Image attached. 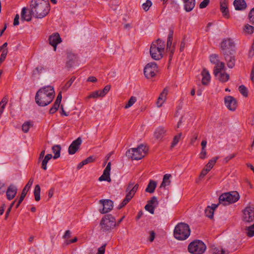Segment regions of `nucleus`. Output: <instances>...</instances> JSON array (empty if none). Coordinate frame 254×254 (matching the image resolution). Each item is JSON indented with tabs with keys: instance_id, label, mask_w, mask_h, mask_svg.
Instances as JSON below:
<instances>
[{
	"instance_id": "ddd939ff",
	"label": "nucleus",
	"mask_w": 254,
	"mask_h": 254,
	"mask_svg": "<svg viewBox=\"0 0 254 254\" xmlns=\"http://www.w3.org/2000/svg\"><path fill=\"white\" fill-rule=\"evenodd\" d=\"M233 40L231 38H226L221 43L220 47L223 54L230 53V49L234 47Z\"/></svg>"
},
{
	"instance_id": "2eb2a0df",
	"label": "nucleus",
	"mask_w": 254,
	"mask_h": 254,
	"mask_svg": "<svg viewBox=\"0 0 254 254\" xmlns=\"http://www.w3.org/2000/svg\"><path fill=\"white\" fill-rule=\"evenodd\" d=\"M33 181H34L33 178H31L29 180V181H28V183L26 184V185L25 186V187L23 189L22 191L20 197L16 204L15 207L16 208L18 207L20 204L23 200L24 197H25V196L26 195L27 192L29 190L31 186L32 185Z\"/></svg>"
},
{
	"instance_id": "aec40b11",
	"label": "nucleus",
	"mask_w": 254,
	"mask_h": 254,
	"mask_svg": "<svg viewBox=\"0 0 254 254\" xmlns=\"http://www.w3.org/2000/svg\"><path fill=\"white\" fill-rule=\"evenodd\" d=\"M217 159L218 157L213 158L209 161L205 168L201 171L199 176L200 178H203L204 176H205L207 173L212 168Z\"/></svg>"
},
{
	"instance_id": "39448f33",
	"label": "nucleus",
	"mask_w": 254,
	"mask_h": 254,
	"mask_svg": "<svg viewBox=\"0 0 254 254\" xmlns=\"http://www.w3.org/2000/svg\"><path fill=\"white\" fill-rule=\"evenodd\" d=\"M117 225L115 218L111 214L105 215L101 220V230L104 232H110Z\"/></svg>"
},
{
	"instance_id": "6ab92c4d",
	"label": "nucleus",
	"mask_w": 254,
	"mask_h": 254,
	"mask_svg": "<svg viewBox=\"0 0 254 254\" xmlns=\"http://www.w3.org/2000/svg\"><path fill=\"white\" fill-rule=\"evenodd\" d=\"M111 163L109 162L103 171V174L99 177L98 180L100 182L107 181L111 182V179L110 178V171H111Z\"/></svg>"
},
{
	"instance_id": "b1692460",
	"label": "nucleus",
	"mask_w": 254,
	"mask_h": 254,
	"mask_svg": "<svg viewBox=\"0 0 254 254\" xmlns=\"http://www.w3.org/2000/svg\"><path fill=\"white\" fill-rule=\"evenodd\" d=\"M184 3V9L187 12L191 11L195 6V0H183Z\"/></svg>"
},
{
	"instance_id": "473e14b6",
	"label": "nucleus",
	"mask_w": 254,
	"mask_h": 254,
	"mask_svg": "<svg viewBox=\"0 0 254 254\" xmlns=\"http://www.w3.org/2000/svg\"><path fill=\"white\" fill-rule=\"evenodd\" d=\"M61 147L60 145H55L52 147V151L54 153L53 158L57 159L60 157Z\"/></svg>"
},
{
	"instance_id": "13d9d810",
	"label": "nucleus",
	"mask_w": 254,
	"mask_h": 254,
	"mask_svg": "<svg viewBox=\"0 0 254 254\" xmlns=\"http://www.w3.org/2000/svg\"><path fill=\"white\" fill-rule=\"evenodd\" d=\"M60 105H58L54 103V105L53 107L50 109L49 113L50 114H53L55 113L59 108Z\"/></svg>"
},
{
	"instance_id": "5701e85b",
	"label": "nucleus",
	"mask_w": 254,
	"mask_h": 254,
	"mask_svg": "<svg viewBox=\"0 0 254 254\" xmlns=\"http://www.w3.org/2000/svg\"><path fill=\"white\" fill-rule=\"evenodd\" d=\"M220 10L223 15L226 18L229 17V12L228 9V0H220Z\"/></svg>"
},
{
	"instance_id": "864d4df0",
	"label": "nucleus",
	"mask_w": 254,
	"mask_h": 254,
	"mask_svg": "<svg viewBox=\"0 0 254 254\" xmlns=\"http://www.w3.org/2000/svg\"><path fill=\"white\" fill-rule=\"evenodd\" d=\"M144 208L146 211L153 214L154 213V209L155 208H154V206H152V205L147 203L145 206Z\"/></svg>"
},
{
	"instance_id": "6e6552de",
	"label": "nucleus",
	"mask_w": 254,
	"mask_h": 254,
	"mask_svg": "<svg viewBox=\"0 0 254 254\" xmlns=\"http://www.w3.org/2000/svg\"><path fill=\"white\" fill-rule=\"evenodd\" d=\"M138 186L137 184L134 185V183L132 182H130L128 184L126 190L127 192L126 197L118 206V209H120L125 206L130 200L137 190Z\"/></svg>"
},
{
	"instance_id": "603ef678",
	"label": "nucleus",
	"mask_w": 254,
	"mask_h": 254,
	"mask_svg": "<svg viewBox=\"0 0 254 254\" xmlns=\"http://www.w3.org/2000/svg\"><path fill=\"white\" fill-rule=\"evenodd\" d=\"M7 53L8 50L7 49H4L2 51V53L0 57V63H2L5 60Z\"/></svg>"
},
{
	"instance_id": "69168bd1",
	"label": "nucleus",
	"mask_w": 254,
	"mask_h": 254,
	"mask_svg": "<svg viewBox=\"0 0 254 254\" xmlns=\"http://www.w3.org/2000/svg\"><path fill=\"white\" fill-rule=\"evenodd\" d=\"M105 251V245L102 246L98 250V252L96 254H104Z\"/></svg>"
},
{
	"instance_id": "dca6fc26",
	"label": "nucleus",
	"mask_w": 254,
	"mask_h": 254,
	"mask_svg": "<svg viewBox=\"0 0 254 254\" xmlns=\"http://www.w3.org/2000/svg\"><path fill=\"white\" fill-rule=\"evenodd\" d=\"M225 105L231 111H235L237 107V101L232 96H228L224 99Z\"/></svg>"
},
{
	"instance_id": "f03ea898",
	"label": "nucleus",
	"mask_w": 254,
	"mask_h": 254,
	"mask_svg": "<svg viewBox=\"0 0 254 254\" xmlns=\"http://www.w3.org/2000/svg\"><path fill=\"white\" fill-rule=\"evenodd\" d=\"M30 7L31 14L37 18L44 17L50 11L49 3L46 0H32Z\"/></svg>"
},
{
	"instance_id": "9d476101",
	"label": "nucleus",
	"mask_w": 254,
	"mask_h": 254,
	"mask_svg": "<svg viewBox=\"0 0 254 254\" xmlns=\"http://www.w3.org/2000/svg\"><path fill=\"white\" fill-rule=\"evenodd\" d=\"M158 72V67L155 62L147 64L144 68V74L147 79L154 77Z\"/></svg>"
},
{
	"instance_id": "338daca9",
	"label": "nucleus",
	"mask_w": 254,
	"mask_h": 254,
	"mask_svg": "<svg viewBox=\"0 0 254 254\" xmlns=\"http://www.w3.org/2000/svg\"><path fill=\"white\" fill-rule=\"evenodd\" d=\"M206 151L205 149H201V152L200 153V158L201 159H204L206 157Z\"/></svg>"
},
{
	"instance_id": "393cba45",
	"label": "nucleus",
	"mask_w": 254,
	"mask_h": 254,
	"mask_svg": "<svg viewBox=\"0 0 254 254\" xmlns=\"http://www.w3.org/2000/svg\"><path fill=\"white\" fill-rule=\"evenodd\" d=\"M233 4L236 10H243L247 7V4L245 0H235Z\"/></svg>"
},
{
	"instance_id": "ea45409f",
	"label": "nucleus",
	"mask_w": 254,
	"mask_h": 254,
	"mask_svg": "<svg viewBox=\"0 0 254 254\" xmlns=\"http://www.w3.org/2000/svg\"><path fill=\"white\" fill-rule=\"evenodd\" d=\"M98 97H103V96L100 90H97L92 92L87 97V99L97 98Z\"/></svg>"
},
{
	"instance_id": "4468645a",
	"label": "nucleus",
	"mask_w": 254,
	"mask_h": 254,
	"mask_svg": "<svg viewBox=\"0 0 254 254\" xmlns=\"http://www.w3.org/2000/svg\"><path fill=\"white\" fill-rule=\"evenodd\" d=\"M49 44L53 47L54 50L56 51L57 46L62 42V39L58 33H54L51 35L48 39Z\"/></svg>"
},
{
	"instance_id": "f704fd0d",
	"label": "nucleus",
	"mask_w": 254,
	"mask_h": 254,
	"mask_svg": "<svg viewBox=\"0 0 254 254\" xmlns=\"http://www.w3.org/2000/svg\"><path fill=\"white\" fill-rule=\"evenodd\" d=\"M40 191L41 189L39 185H36L34 189V194L35 199L36 201H38L40 200Z\"/></svg>"
},
{
	"instance_id": "c85d7f7f",
	"label": "nucleus",
	"mask_w": 254,
	"mask_h": 254,
	"mask_svg": "<svg viewBox=\"0 0 254 254\" xmlns=\"http://www.w3.org/2000/svg\"><path fill=\"white\" fill-rule=\"evenodd\" d=\"M171 177V175L170 174H166L164 175L160 188H165L166 186H169L171 184V181L170 180Z\"/></svg>"
},
{
	"instance_id": "a19ab883",
	"label": "nucleus",
	"mask_w": 254,
	"mask_h": 254,
	"mask_svg": "<svg viewBox=\"0 0 254 254\" xmlns=\"http://www.w3.org/2000/svg\"><path fill=\"white\" fill-rule=\"evenodd\" d=\"M136 101V98L134 96H131L127 102V103L125 106V109H128L131 107Z\"/></svg>"
},
{
	"instance_id": "4d7b16f0",
	"label": "nucleus",
	"mask_w": 254,
	"mask_h": 254,
	"mask_svg": "<svg viewBox=\"0 0 254 254\" xmlns=\"http://www.w3.org/2000/svg\"><path fill=\"white\" fill-rule=\"evenodd\" d=\"M209 2L210 0H203L199 4V8L201 9L205 8L208 5Z\"/></svg>"
},
{
	"instance_id": "c9c22d12",
	"label": "nucleus",
	"mask_w": 254,
	"mask_h": 254,
	"mask_svg": "<svg viewBox=\"0 0 254 254\" xmlns=\"http://www.w3.org/2000/svg\"><path fill=\"white\" fill-rule=\"evenodd\" d=\"M93 161V158L92 156H90L88 157L87 159L81 161L78 165L77 168V169H80L84 165H86L90 162H91Z\"/></svg>"
},
{
	"instance_id": "4c0bfd02",
	"label": "nucleus",
	"mask_w": 254,
	"mask_h": 254,
	"mask_svg": "<svg viewBox=\"0 0 254 254\" xmlns=\"http://www.w3.org/2000/svg\"><path fill=\"white\" fill-rule=\"evenodd\" d=\"M243 31L245 34H251L254 32V27L247 24L245 25Z\"/></svg>"
},
{
	"instance_id": "f3484780",
	"label": "nucleus",
	"mask_w": 254,
	"mask_h": 254,
	"mask_svg": "<svg viewBox=\"0 0 254 254\" xmlns=\"http://www.w3.org/2000/svg\"><path fill=\"white\" fill-rule=\"evenodd\" d=\"M81 143L82 139L80 137L73 141L68 147V153L71 155L75 154L79 149Z\"/></svg>"
},
{
	"instance_id": "4be33fe9",
	"label": "nucleus",
	"mask_w": 254,
	"mask_h": 254,
	"mask_svg": "<svg viewBox=\"0 0 254 254\" xmlns=\"http://www.w3.org/2000/svg\"><path fill=\"white\" fill-rule=\"evenodd\" d=\"M225 60L227 63V66L230 68H232L235 64V56L231 53H228L223 54Z\"/></svg>"
},
{
	"instance_id": "c03bdc74",
	"label": "nucleus",
	"mask_w": 254,
	"mask_h": 254,
	"mask_svg": "<svg viewBox=\"0 0 254 254\" xmlns=\"http://www.w3.org/2000/svg\"><path fill=\"white\" fill-rule=\"evenodd\" d=\"M147 203L154 206V208H156L158 204V201L157 200V198L156 196H153L151 197V199L147 201Z\"/></svg>"
},
{
	"instance_id": "e433bc0d",
	"label": "nucleus",
	"mask_w": 254,
	"mask_h": 254,
	"mask_svg": "<svg viewBox=\"0 0 254 254\" xmlns=\"http://www.w3.org/2000/svg\"><path fill=\"white\" fill-rule=\"evenodd\" d=\"M211 253L212 254H225V252L221 248L213 246L211 249Z\"/></svg>"
},
{
	"instance_id": "3c124183",
	"label": "nucleus",
	"mask_w": 254,
	"mask_h": 254,
	"mask_svg": "<svg viewBox=\"0 0 254 254\" xmlns=\"http://www.w3.org/2000/svg\"><path fill=\"white\" fill-rule=\"evenodd\" d=\"M152 5V2L150 0H147L145 3H143L142 5V8L145 11L149 10L150 7Z\"/></svg>"
},
{
	"instance_id": "412c9836",
	"label": "nucleus",
	"mask_w": 254,
	"mask_h": 254,
	"mask_svg": "<svg viewBox=\"0 0 254 254\" xmlns=\"http://www.w3.org/2000/svg\"><path fill=\"white\" fill-rule=\"evenodd\" d=\"M17 191V187L14 184H10L6 191V195L8 200L12 199L16 195Z\"/></svg>"
},
{
	"instance_id": "680f3d73",
	"label": "nucleus",
	"mask_w": 254,
	"mask_h": 254,
	"mask_svg": "<svg viewBox=\"0 0 254 254\" xmlns=\"http://www.w3.org/2000/svg\"><path fill=\"white\" fill-rule=\"evenodd\" d=\"M62 99V92H60L57 96V99L55 102V103L60 105Z\"/></svg>"
},
{
	"instance_id": "bf43d9fd",
	"label": "nucleus",
	"mask_w": 254,
	"mask_h": 254,
	"mask_svg": "<svg viewBox=\"0 0 254 254\" xmlns=\"http://www.w3.org/2000/svg\"><path fill=\"white\" fill-rule=\"evenodd\" d=\"M8 101V98L7 96H5L1 100L0 102V106L5 107Z\"/></svg>"
},
{
	"instance_id": "a878e982",
	"label": "nucleus",
	"mask_w": 254,
	"mask_h": 254,
	"mask_svg": "<svg viewBox=\"0 0 254 254\" xmlns=\"http://www.w3.org/2000/svg\"><path fill=\"white\" fill-rule=\"evenodd\" d=\"M201 75L202 76V83L203 85H207L210 80V75L209 71L206 69L204 68L201 72Z\"/></svg>"
},
{
	"instance_id": "8fccbe9b",
	"label": "nucleus",
	"mask_w": 254,
	"mask_h": 254,
	"mask_svg": "<svg viewBox=\"0 0 254 254\" xmlns=\"http://www.w3.org/2000/svg\"><path fill=\"white\" fill-rule=\"evenodd\" d=\"M210 61L211 63L213 64H217L218 62H219L218 60V56L216 54H213L210 56L209 57Z\"/></svg>"
},
{
	"instance_id": "20e7f679",
	"label": "nucleus",
	"mask_w": 254,
	"mask_h": 254,
	"mask_svg": "<svg viewBox=\"0 0 254 254\" xmlns=\"http://www.w3.org/2000/svg\"><path fill=\"white\" fill-rule=\"evenodd\" d=\"M190 230L189 226L185 223H179L174 231V237L178 240H185L190 235Z\"/></svg>"
},
{
	"instance_id": "cd10ccee",
	"label": "nucleus",
	"mask_w": 254,
	"mask_h": 254,
	"mask_svg": "<svg viewBox=\"0 0 254 254\" xmlns=\"http://www.w3.org/2000/svg\"><path fill=\"white\" fill-rule=\"evenodd\" d=\"M225 69V64L224 63L221 62H218L217 64H215V66L214 68V74L217 75L218 73L224 71Z\"/></svg>"
},
{
	"instance_id": "37998d69",
	"label": "nucleus",
	"mask_w": 254,
	"mask_h": 254,
	"mask_svg": "<svg viewBox=\"0 0 254 254\" xmlns=\"http://www.w3.org/2000/svg\"><path fill=\"white\" fill-rule=\"evenodd\" d=\"M32 126V124L31 122H25L22 126V129L24 132H27L29 131L30 127H31Z\"/></svg>"
},
{
	"instance_id": "58836bf2",
	"label": "nucleus",
	"mask_w": 254,
	"mask_h": 254,
	"mask_svg": "<svg viewBox=\"0 0 254 254\" xmlns=\"http://www.w3.org/2000/svg\"><path fill=\"white\" fill-rule=\"evenodd\" d=\"M75 79V77L74 76H72L62 87V91H66L70 87Z\"/></svg>"
},
{
	"instance_id": "79ce46f5",
	"label": "nucleus",
	"mask_w": 254,
	"mask_h": 254,
	"mask_svg": "<svg viewBox=\"0 0 254 254\" xmlns=\"http://www.w3.org/2000/svg\"><path fill=\"white\" fill-rule=\"evenodd\" d=\"M67 57L68 61L67 62V64L69 66H71L73 64L74 61L76 60V57L73 54H69Z\"/></svg>"
},
{
	"instance_id": "9b49d317",
	"label": "nucleus",
	"mask_w": 254,
	"mask_h": 254,
	"mask_svg": "<svg viewBox=\"0 0 254 254\" xmlns=\"http://www.w3.org/2000/svg\"><path fill=\"white\" fill-rule=\"evenodd\" d=\"M243 220L247 222L254 221V206L250 205L247 206L243 211Z\"/></svg>"
},
{
	"instance_id": "de8ad7c7",
	"label": "nucleus",
	"mask_w": 254,
	"mask_h": 254,
	"mask_svg": "<svg viewBox=\"0 0 254 254\" xmlns=\"http://www.w3.org/2000/svg\"><path fill=\"white\" fill-rule=\"evenodd\" d=\"M247 233L248 236L253 237L254 236V223L247 228Z\"/></svg>"
},
{
	"instance_id": "7ed1b4c3",
	"label": "nucleus",
	"mask_w": 254,
	"mask_h": 254,
	"mask_svg": "<svg viewBox=\"0 0 254 254\" xmlns=\"http://www.w3.org/2000/svg\"><path fill=\"white\" fill-rule=\"evenodd\" d=\"M165 47V42L160 39L152 42L150 48V54L151 58L154 60L161 59L163 57Z\"/></svg>"
},
{
	"instance_id": "5fc2aeb1",
	"label": "nucleus",
	"mask_w": 254,
	"mask_h": 254,
	"mask_svg": "<svg viewBox=\"0 0 254 254\" xmlns=\"http://www.w3.org/2000/svg\"><path fill=\"white\" fill-rule=\"evenodd\" d=\"M168 90L166 88H164L163 91L160 93L159 97L160 98H162L163 100L166 101V96L168 94Z\"/></svg>"
},
{
	"instance_id": "a211bd4d",
	"label": "nucleus",
	"mask_w": 254,
	"mask_h": 254,
	"mask_svg": "<svg viewBox=\"0 0 254 254\" xmlns=\"http://www.w3.org/2000/svg\"><path fill=\"white\" fill-rule=\"evenodd\" d=\"M174 32L173 30H170L167 38L166 50L171 53L170 58H171L175 50L174 45L172 46Z\"/></svg>"
},
{
	"instance_id": "f257e3e1",
	"label": "nucleus",
	"mask_w": 254,
	"mask_h": 254,
	"mask_svg": "<svg viewBox=\"0 0 254 254\" xmlns=\"http://www.w3.org/2000/svg\"><path fill=\"white\" fill-rule=\"evenodd\" d=\"M55 90L53 86H47L39 89L35 96L36 103L41 107L47 106L53 101Z\"/></svg>"
},
{
	"instance_id": "2f4dec72",
	"label": "nucleus",
	"mask_w": 254,
	"mask_h": 254,
	"mask_svg": "<svg viewBox=\"0 0 254 254\" xmlns=\"http://www.w3.org/2000/svg\"><path fill=\"white\" fill-rule=\"evenodd\" d=\"M32 14L31 13V10H30V13L26 14V9L25 7H23L21 11V20H25L29 21L31 20Z\"/></svg>"
},
{
	"instance_id": "09e8293b",
	"label": "nucleus",
	"mask_w": 254,
	"mask_h": 254,
	"mask_svg": "<svg viewBox=\"0 0 254 254\" xmlns=\"http://www.w3.org/2000/svg\"><path fill=\"white\" fill-rule=\"evenodd\" d=\"M205 214L207 217L210 218H212L214 214L213 209H211L210 207L208 206L207 208L205 210Z\"/></svg>"
},
{
	"instance_id": "0eeeda50",
	"label": "nucleus",
	"mask_w": 254,
	"mask_h": 254,
	"mask_svg": "<svg viewBox=\"0 0 254 254\" xmlns=\"http://www.w3.org/2000/svg\"><path fill=\"white\" fill-rule=\"evenodd\" d=\"M239 198V193L234 191L222 194L219 197V202L220 204L227 205L237 201Z\"/></svg>"
},
{
	"instance_id": "c756f323",
	"label": "nucleus",
	"mask_w": 254,
	"mask_h": 254,
	"mask_svg": "<svg viewBox=\"0 0 254 254\" xmlns=\"http://www.w3.org/2000/svg\"><path fill=\"white\" fill-rule=\"evenodd\" d=\"M165 131L164 128L162 127L157 128L154 132L155 137L157 139L162 138L164 136Z\"/></svg>"
},
{
	"instance_id": "6e6d98bb",
	"label": "nucleus",
	"mask_w": 254,
	"mask_h": 254,
	"mask_svg": "<svg viewBox=\"0 0 254 254\" xmlns=\"http://www.w3.org/2000/svg\"><path fill=\"white\" fill-rule=\"evenodd\" d=\"M111 89V86L110 85H106L103 90H100L103 97L105 96V95Z\"/></svg>"
},
{
	"instance_id": "052dcab7",
	"label": "nucleus",
	"mask_w": 254,
	"mask_h": 254,
	"mask_svg": "<svg viewBox=\"0 0 254 254\" xmlns=\"http://www.w3.org/2000/svg\"><path fill=\"white\" fill-rule=\"evenodd\" d=\"M249 18L250 21L254 23V7L251 10L249 14Z\"/></svg>"
},
{
	"instance_id": "1a4fd4ad",
	"label": "nucleus",
	"mask_w": 254,
	"mask_h": 254,
	"mask_svg": "<svg viewBox=\"0 0 254 254\" xmlns=\"http://www.w3.org/2000/svg\"><path fill=\"white\" fill-rule=\"evenodd\" d=\"M188 249L192 254H202L205 251L206 246L202 241L196 240L191 242Z\"/></svg>"
},
{
	"instance_id": "f8f14e48",
	"label": "nucleus",
	"mask_w": 254,
	"mask_h": 254,
	"mask_svg": "<svg viewBox=\"0 0 254 254\" xmlns=\"http://www.w3.org/2000/svg\"><path fill=\"white\" fill-rule=\"evenodd\" d=\"M99 203L102 204L103 208L99 210L101 214H105L111 211L114 206V203L112 200L109 199H101Z\"/></svg>"
},
{
	"instance_id": "0e129e2a",
	"label": "nucleus",
	"mask_w": 254,
	"mask_h": 254,
	"mask_svg": "<svg viewBox=\"0 0 254 254\" xmlns=\"http://www.w3.org/2000/svg\"><path fill=\"white\" fill-rule=\"evenodd\" d=\"M165 101L162 99V98H160L159 97L158 98L157 101L156 102V105L158 107H160L162 106L163 103Z\"/></svg>"
},
{
	"instance_id": "423d86ee",
	"label": "nucleus",
	"mask_w": 254,
	"mask_h": 254,
	"mask_svg": "<svg viewBox=\"0 0 254 254\" xmlns=\"http://www.w3.org/2000/svg\"><path fill=\"white\" fill-rule=\"evenodd\" d=\"M147 151V148L143 144L139 145L136 148H132L126 153V155L132 160H140L145 156Z\"/></svg>"
},
{
	"instance_id": "774afa93",
	"label": "nucleus",
	"mask_w": 254,
	"mask_h": 254,
	"mask_svg": "<svg viewBox=\"0 0 254 254\" xmlns=\"http://www.w3.org/2000/svg\"><path fill=\"white\" fill-rule=\"evenodd\" d=\"M19 16L18 14H17L14 19L13 21V25L14 26H17L19 24Z\"/></svg>"
},
{
	"instance_id": "49530a36",
	"label": "nucleus",
	"mask_w": 254,
	"mask_h": 254,
	"mask_svg": "<svg viewBox=\"0 0 254 254\" xmlns=\"http://www.w3.org/2000/svg\"><path fill=\"white\" fill-rule=\"evenodd\" d=\"M239 90L240 92L244 96H248V89L245 86L242 85L239 87Z\"/></svg>"
},
{
	"instance_id": "e2e57ef3",
	"label": "nucleus",
	"mask_w": 254,
	"mask_h": 254,
	"mask_svg": "<svg viewBox=\"0 0 254 254\" xmlns=\"http://www.w3.org/2000/svg\"><path fill=\"white\" fill-rule=\"evenodd\" d=\"M77 241V238H74L72 239L69 240H66L64 243V246H67L70 244L76 242Z\"/></svg>"
},
{
	"instance_id": "72a5a7b5",
	"label": "nucleus",
	"mask_w": 254,
	"mask_h": 254,
	"mask_svg": "<svg viewBox=\"0 0 254 254\" xmlns=\"http://www.w3.org/2000/svg\"><path fill=\"white\" fill-rule=\"evenodd\" d=\"M52 157V155L51 154H47L44 159L43 160L42 162V168L44 170H46L47 169V164L49 161Z\"/></svg>"
},
{
	"instance_id": "a18cd8bd",
	"label": "nucleus",
	"mask_w": 254,
	"mask_h": 254,
	"mask_svg": "<svg viewBox=\"0 0 254 254\" xmlns=\"http://www.w3.org/2000/svg\"><path fill=\"white\" fill-rule=\"evenodd\" d=\"M182 135V133H179L178 134L174 136L173 141L172 143L171 147H174L175 145H177V144L179 142Z\"/></svg>"
},
{
	"instance_id": "bb28decb",
	"label": "nucleus",
	"mask_w": 254,
	"mask_h": 254,
	"mask_svg": "<svg viewBox=\"0 0 254 254\" xmlns=\"http://www.w3.org/2000/svg\"><path fill=\"white\" fill-rule=\"evenodd\" d=\"M215 76L222 82H226L229 79V74L226 73L225 71L219 72L217 75H215Z\"/></svg>"
},
{
	"instance_id": "7c9ffc66",
	"label": "nucleus",
	"mask_w": 254,
	"mask_h": 254,
	"mask_svg": "<svg viewBox=\"0 0 254 254\" xmlns=\"http://www.w3.org/2000/svg\"><path fill=\"white\" fill-rule=\"evenodd\" d=\"M157 183L155 181L150 180L149 184L147 185V188L145 189V191L149 192L150 193H153L156 187Z\"/></svg>"
}]
</instances>
